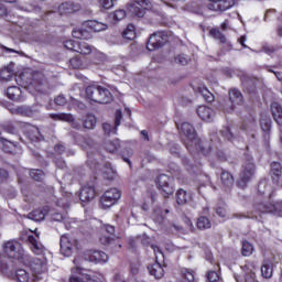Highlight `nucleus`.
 <instances>
[{
  "instance_id": "c03bdc74",
  "label": "nucleus",
  "mask_w": 282,
  "mask_h": 282,
  "mask_svg": "<svg viewBox=\"0 0 282 282\" xmlns=\"http://www.w3.org/2000/svg\"><path fill=\"white\" fill-rule=\"evenodd\" d=\"M254 251V247L248 241H242V256L243 257H250L252 252Z\"/></svg>"
},
{
  "instance_id": "a18cd8bd",
  "label": "nucleus",
  "mask_w": 282,
  "mask_h": 282,
  "mask_svg": "<svg viewBox=\"0 0 282 282\" xmlns=\"http://www.w3.org/2000/svg\"><path fill=\"white\" fill-rule=\"evenodd\" d=\"M220 135L225 138V140H228L231 142V140H235V134H232V131L229 127H225L219 131Z\"/></svg>"
},
{
  "instance_id": "9b49d317",
  "label": "nucleus",
  "mask_w": 282,
  "mask_h": 282,
  "mask_svg": "<svg viewBox=\"0 0 282 282\" xmlns=\"http://www.w3.org/2000/svg\"><path fill=\"white\" fill-rule=\"evenodd\" d=\"M270 213H274V207L271 205H268L263 202H258L253 205V212L251 213V216H248L249 219H258V221H261L262 215H270ZM260 217V219H259Z\"/></svg>"
},
{
  "instance_id": "ddd939ff",
  "label": "nucleus",
  "mask_w": 282,
  "mask_h": 282,
  "mask_svg": "<svg viewBox=\"0 0 282 282\" xmlns=\"http://www.w3.org/2000/svg\"><path fill=\"white\" fill-rule=\"evenodd\" d=\"M230 106L225 108V111H235L237 107L243 105V95L237 88H231L228 91Z\"/></svg>"
},
{
  "instance_id": "f257e3e1",
  "label": "nucleus",
  "mask_w": 282,
  "mask_h": 282,
  "mask_svg": "<svg viewBox=\"0 0 282 282\" xmlns=\"http://www.w3.org/2000/svg\"><path fill=\"white\" fill-rule=\"evenodd\" d=\"M0 78L1 80H12L15 78L17 83H22L24 87H31L39 91V94H50V84H47V79L42 73H34L32 78L26 73H22L18 78L14 76V68L12 65L6 66L0 69Z\"/></svg>"
},
{
  "instance_id": "864d4df0",
  "label": "nucleus",
  "mask_w": 282,
  "mask_h": 282,
  "mask_svg": "<svg viewBox=\"0 0 282 282\" xmlns=\"http://www.w3.org/2000/svg\"><path fill=\"white\" fill-rule=\"evenodd\" d=\"M54 102L58 107H65V105H67V98H65L64 95H58L57 97H55Z\"/></svg>"
},
{
  "instance_id": "c756f323",
  "label": "nucleus",
  "mask_w": 282,
  "mask_h": 282,
  "mask_svg": "<svg viewBox=\"0 0 282 282\" xmlns=\"http://www.w3.org/2000/svg\"><path fill=\"white\" fill-rule=\"evenodd\" d=\"M272 262L270 260H264L261 265V275L263 279H272Z\"/></svg>"
},
{
  "instance_id": "6e6d98bb",
  "label": "nucleus",
  "mask_w": 282,
  "mask_h": 282,
  "mask_svg": "<svg viewBox=\"0 0 282 282\" xmlns=\"http://www.w3.org/2000/svg\"><path fill=\"white\" fill-rule=\"evenodd\" d=\"M183 275L188 282H195V272L188 271V269H185L183 271Z\"/></svg>"
},
{
  "instance_id": "4be33fe9",
  "label": "nucleus",
  "mask_w": 282,
  "mask_h": 282,
  "mask_svg": "<svg viewBox=\"0 0 282 282\" xmlns=\"http://www.w3.org/2000/svg\"><path fill=\"white\" fill-rule=\"evenodd\" d=\"M148 272L154 279L160 280L164 276V268L159 262H154L153 264L148 265Z\"/></svg>"
},
{
  "instance_id": "aec40b11",
  "label": "nucleus",
  "mask_w": 282,
  "mask_h": 282,
  "mask_svg": "<svg viewBox=\"0 0 282 282\" xmlns=\"http://www.w3.org/2000/svg\"><path fill=\"white\" fill-rule=\"evenodd\" d=\"M80 10V6L74 2H63L58 7L59 14H74V12H78Z\"/></svg>"
},
{
  "instance_id": "dca6fc26",
  "label": "nucleus",
  "mask_w": 282,
  "mask_h": 282,
  "mask_svg": "<svg viewBox=\"0 0 282 282\" xmlns=\"http://www.w3.org/2000/svg\"><path fill=\"white\" fill-rule=\"evenodd\" d=\"M61 253L64 257H72L74 254V248H76V240L69 239L67 235L61 237L59 240Z\"/></svg>"
},
{
  "instance_id": "58836bf2",
  "label": "nucleus",
  "mask_w": 282,
  "mask_h": 282,
  "mask_svg": "<svg viewBox=\"0 0 282 282\" xmlns=\"http://www.w3.org/2000/svg\"><path fill=\"white\" fill-rule=\"evenodd\" d=\"M122 37L127 41H133V39H135V26L128 24L127 29L122 32Z\"/></svg>"
},
{
  "instance_id": "7ed1b4c3",
  "label": "nucleus",
  "mask_w": 282,
  "mask_h": 282,
  "mask_svg": "<svg viewBox=\"0 0 282 282\" xmlns=\"http://www.w3.org/2000/svg\"><path fill=\"white\" fill-rule=\"evenodd\" d=\"M10 259L6 256L0 257V271L2 274H7L13 281L17 282H34L36 276L33 273L28 272L25 269H18L14 273H10Z\"/></svg>"
},
{
  "instance_id": "f03ea898",
  "label": "nucleus",
  "mask_w": 282,
  "mask_h": 282,
  "mask_svg": "<svg viewBox=\"0 0 282 282\" xmlns=\"http://www.w3.org/2000/svg\"><path fill=\"white\" fill-rule=\"evenodd\" d=\"M181 131L183 135L187 138L185 141V147L191 151V153L195 151L197 153H203V155H208V153H210V149H206V143H204L202 139L197 138V132H195L193 124L183 122L181 124Z\"/></svg>"
},
{
  "instance_id": "c85d7f7f",
  "label": "nucleus",
  "mask_w": 282,
  "mask_h": 282,
  "mask_svg": "<svg viewBox=\"0 0 282 282\" xmlns=\"http://www.w3.org/2000/svg\"><path fill=\"white\" fill-rule=\"evenodd\" d=\"M188 202H191V195L182 188L178 189L176 192V204H178V206H184L185 204H188Z\"/></svg>"
},
{
  "instance_id": "6e6552de",
  "label": "nucleus",
  "mask_w": 282,
  "mask_h": 282,
  "mask_svg": "<svg viewBox=\"0 0 282 282\" xmlns=\"http://www.w3.org/2000/svg\"><path fill=\"white\" fill-rule=\"evenodd\" d=\"M134 3L128 4V10L134 17L142 19L144 17V10L151 8V0H133Z\"/></svg>"
},
{
  "instance_id": "603ef678",
  "label": "nucleus",
  "mask_w": 282,
  "mask_h": 282,
  "mask_svg": "<svg viewBox=\"0 0 282 282\" xmlns=\"http://www.w3.org/2000/svg\"><path fill=\"white\" fill-rule=\"evenodd\" d=\"M4 131L7 133H11V135H18L19 134V129L14 126V123H8L4 126Z\"/></svg>"
},
{
  "instance_id": "3c124183",
  "label": "nucleus",
  "mask_w": 282,
  "mask_h": 282,
  "mask_svg": "<svg viewBox=\"0 0 282 282\" xmlns=\"http://www.w3.org/2000/svg\"><path fill=\"white\" fill-rule=\"evenodd\" d=\"M215 213L218 215V217H226V204H218L215 208Z\"/></svg>"
},
{
  "instance_id": "412c9836",
  "label": "nucleus",
  "mask_w": 282,
  "mask_h": 282,
  "mask_svg": "<svg viewBox=\"0 0 282 282\" xmlns=\"http://www.w3.org/2000/svg\"><path fill=\"white\" fill-rule=\"evenodd\" d=\"M50 213L48 207L34 209L33 212L28 214V219H32L33 221H43L45 219V215Z\"/></svg>"
},
{
  "instance_id": "393cba45",
  "label": "nucleus",
  "mask_w": 282,
  "mask_h": 282,
  "mask_svg": "<svg viewBox=\"0 0 282 282\" xmlns=\"http://www.w3.org/2000/svg\"><path fill=\"white\" fill-rule=\"evenodd\" d=\"M28 241H29V243L31 246V250H32V252H34V254H43V252H45V247H43V245L39 240H36V237L29 236Z\"/></svg>"
},
{
  "instance_id": "f8f14e48",
  "label": "nucleus",
  "mask_w": 282,
  "mask_h": 282,
  "mask_svg": "<svg viewBox=\"0 0 282 282\" xmlns=\"http://www.w3.org/2000/svg\"><path fill=\"white\" fill-rule=\"evenodd\" d=\"M79 199L82 204H89L96 199V183H87L80 191Z\"/></svg>"
},
{
  "instance_id": "bf43d9fd",
  "label": "nucleus",
  "mask_w": 282,
  "mask_h": 282,
  "mask_svg": "<svg viewBox=\"0 0 282 282\" xmlns=\"http://www.w3.org/2000/svg\"><path fill=\"white\" fill-rule=\"evenodd\" d=\"M90 281L89 275L72 276L69 282H87Z\"/></svg>"
},
{
  "instance_id": "9d476101",
  "label": "nucleus",
  "mask_w": 282,
  "mask_h": 282,
  "mask_svg": "<svg viewBox=\"0 0 282 282\" xmlns=\"http://www.w3.org/2000/svg\"><path fill=\"white\" fill-rule=\"evenodd\" d=\"M29 268L33 276L36 274H45L47 272V259L45 258H32L29 261Z\"/></svg>"
},
{
  "instance_id": "680f3d73",
  "label": "nucleus",
  "mask_w": 282,
  "mask_h": 282,
  "mask_svg": "<svg viewBox=\"0 0 282 282\" xmlns=\"http://www.w3.org/2000/svg\"><path fill=\"white\" fill-rule=\"evenodd\" d=\"M113 1L116 0H99V3L102 6V8L109 10L110 8H113Z\"/></svg>"
},
{
  "instance_id": "5fc2aeb1",
  "label": "nucleus",
  "mask_w": 282,
  "mask_h": 282,
  "mask_svg": "<svg viewBox=\"0 0 282 282\" xmlns=\"http://www.w3.org/2000/svg\"><path fill=\"white\" fill-rule=\"evenodd\" d=\"M169 209H165L164 212H161L160 209L154 210V215H158L156 221H164V217L169 215Z\"/></svg>"
},
{
  "instance_id": "338daca9",
  "label": "nucleus",
  "mask_w": 282,
  "mask_h": 282,
  "mask_svg": "<svg viewBox=\"0 0 282 282\" xmlns=\"http://www.w3.org/2000/svg\"><path fill=\"white\" fill-rule=\"evenodd\" d=\"M111 241H113V238H111L109 236H102L100 238V243H102V246H109V243H111Z\"/></svg>"
},
{
  "instance_id": "20e7f679",
  "label": "nucleus",
  "mask_w": 282,
  "mask_h": 282,
  "mask_svg": "<svg viewBox=\"0 0 282 282\" xmlns=\"http://www.w3.org/2000/svg\"><path fill=\"white\" fill-rule=\"evenodd\" d=\"M256 171L257 166L254 165V162H252V160L246 161L242 165L237 186H239V188H246V186H248V182L254 177Z\"/></svg>"
},
{
  "instance_id": "13d9d810",
  "label": "nucleus",
  "mask_w": 282,
  "mask_h": 282,
  "mask_svg": "<svg viewBox=\"0 0 282 282\" xmlns=\"http://www.w3.org/2000/svg\"><path fill=\"white\" fill-rule=\"evenodd\" d=\"M69 63L74 69H79V67H83V62H80V58L78 57L70 58Z\"/></svg>"
},
{
  "instance_id": "0eeeda50",
  "label": "nucleus",
  "mask_w": 282,
  "mask_h": 282,
  "mask_svg": "<svg viewBox=\"0 0 282 282\" xmlns=\"http://www.w3.org/2000/svg\"><path fill=\"white\" fill-rule=\"evenodd\" d=\"M4 253L7 254L8 259H17L19 261L23 259L25 251L20 242L8 241L4 245Z\"/></svg>"
},
{
  "instance_id": "69168bd1",
  "label": "nucleus",
  "mask_w": 282,
  "mask_h": 282,
  "mask_svg": "<svg viewBox=\"0 0 282 282\" xmlns=\"http://www.w3.org/2000/svg\"><path fill=\"white\" fill-rule=\"evenodd\" d=\"M102 129H104L105 133H107L108 135H109V133H111V131H113L116 133V128H113L111 126V123H104Z\"/></svg>"
},
{
  "instance_id": "473e14b6",
  "label": "nucleus",
  "mask_w": 282,
  "mask_h": 282,
  "mask_svg": "<svg viewBox=\"0 0 282 282\" xmlns=\"http://www.w3.org/2000/svg\"><path fill=\"white\" fill-rule=\"evenodd\" d=\"M260 127L265 133L264 138H270V133L268 132L272 129V119H270V117H262L260 120Z\"/></svg>"
},
{
  "instance_id": "39448f33",
  "label": "nucleus",
  "mask_w": 282,
  "mask_h": 282,
  "mask_svg": "<svg viewBox=\"0 0 282 282\" xmlns=\"http://www.w3.org/2000/svg\"><path fill=\"white\" fill-rule=\"evenodd\" d=\"M169 43V34L164 31H159L150 35L147 48L150 52H155V50H160V47H164V44Z\"/></svg>"
},
{
  "instance_id": "e433bc0d",
  "label": "nucleus",
  "mask_w": 282,
  "mask_h": 282,
  "mask_svg": "<svg viewBox=\"0 0 282 282\" xmlns=\"http://www.w3.org/2000/svg\"><path fill=\"white\" fill-rule=\"evenodd\" d=\"M73 36L74 39L89 41V39H91V33L85 29H77L73 31Z\"/></svg>"
},
{
  "instance_id": "5701e85b",
  "label": "nucleus",
  "mask_w": 282,
  "mask_h": 282,
  "mask_svg": "<svg viewBox=\"0 0 282 282\" xmlns=\"http://www.w3.org/2000/svg\"><path fill=\"white\" fill-rule=\"evenodd\" d=\"M113 100V95H111V91L109 89L101 86L99 89V97H97V102L99 105H109Z\"/></svg>"
},
{
  "instance_id": "37998d69",
  "label": "nucleus",
  "mask_w": 282,
  "mask_h": 282,
  "mask_svg": "<svg viewBox=\"0 0 282 282\" xmlns=\"http://www.w3.org/2000/svg\"><path fill=\"white\" fill-rule=\"evenodd\" d=\"M29 138L30 140H32V142H36V140H41L42 138L41 130H39V128L36 127L31 128L29 131Z\"/></svg>"
},
{
  "instance_id": "4d7b16f0",
  "label": "nucleus",
  "mask_w": 282,
  "mask_h": 282,
  "mask_svg": "<svg viewBox=\"0 0 282 282\" xmlns=\"http://www.w3.org/2000/svg\"><path fill=\"white\" fill-rule=\"evenodd\" d=\"M175 63H177V65H188V56L177 55L175 57Z\"/></svg>"
},
{
  "instance_id": "774afa93",
  "label": "nucleus",
  "mask_w": 282,
  "mask_h": 282,
  "mask_svg": "<svg viewBox=\"0 0 282 282\" xmlns=\"http://www.w3.org/2000/svg\"><path fill=\"white\" fill-rule=\"evenodd\" d=\"M265 186H268V181L267 180L260 181L259 184H258V191L260 193H264L263 188H265Z\"/></svg>"
},
{
  "instance_id": "423d86ee",
  "label": "nucleus",
  "mask_w": 282,
  "mask_h": 282,
  "mask_svg": "<svg viewBox=\"0 0 282 282\" xmlns=\"http://www.w3.org/2000/svg\"><path fill=\"white\" fill-rule=\"evenodd\" d=\"M156 185L163 197H171V195L175 193V188L173 187V177L166 174H161L158 176Z\"/></svg>"
},
{
  "instance_id": "de8ad7c7",
  "label": "nucleus",
  "mask_w": 282,
  "mask_h": 282,
  "mask_svg": "<svg viewBox=\"0 0 282 282\" xmlns=\"http://www.w3.org/2000/svg\"><path fill=\"white\" fill-rule=\"evenodd\" d=\"M1 142L2 151H4V153H12V147H14V143L12 141H8L4 138H1Z\"/></svg>"
},
{
  "instance_id": "b1692460",
  "label": "nucleus",
  "mask_w": 282,
  "mask_h": 282,
  "mask_svg": "<svg viewBox=\"0 0 282 282\" xmlns=\"http://www.w3.org/2000/svg\"><path fill=\"white\" fill-rule=\"evenodd\" d=\"M11 113L14 116H26V118H31L36 113V110L32 109L30 106H19L17 108L11 109Z\"/></svg>"
},
{
  "instance_id": "052dcab7",
  "label": "nucleus",
  "mask_w": 282,
  "mask_h": 282,
  "mask_svg": "<svg viewBox=\"0 0 282 282\" xmlns=\"http://www.w3.org/2000/svg\"><path fill=\"white\" fill-rule=\"evenodd\" d=\"M207 280L209 282H218L219 281V274H217L215 271H209L207 273Z\"/></svg>"
},
{
  "instance_id": "a211bd4d",
  "label": "nucleus",
  "mask_w": 282,
  "mask_h": 282,
  "mask_svg": "<svg viewBox=\"0 0 282 282\" xmlns=\"http://www.w3.org/2000/svg\"><path fill=\"white\" fill-rule=\"evenodd\" d=\"M252 264H246L245 267L241 268L245 272V278L241 280L239 274L235 275V279L237 282H259L257 281V276L254 275V272L252 271Z\"/></svg>"
},
{
  "instance_id": "cd10ccee",
  "label": "nucleus",
  "mask_w": 282,
  "mask_h": 282,
  "mask_svg": "<svg viewBox=\"0 0 282 282\" xmlns=\"http://www.w3.org/2000/svg\"><path fill=\"white\" fill-rule=\"evenodd\" d=\"M271 113L278 124H282V107L279 102L271 104Z\"/></svg>"
},
{
  "instance_id": "79ce46f5",
  "label": "nucleus",
  "mask_w": 282,
  "mask_h": 282,
  "mask_svg": "<svg viewBox=\"0 0 282 282\" xmlns=\"http://www.w3.org/2000/svg\"><path fill=\"white\" fill-rule=\"evenodd\" d=\"M79 54H91V45L85 43V42H80L77 44V51Z\"/></svg>"
},
{
  "instance_id": "f3484780",
  "label": "nucleus",
  "mask_w": 282,
  "mask_h": 282,
  "mask_svg": "<svg viewBox=\"0 0 282 282\" xmlns=\"http://www.w3.org/2000/svg\"><path fill=\"white\" fill-rule=\"evenodd\" d=\"M197 116L205 122H213L215 118V110L207 106H199L196 110Z\"/></svg>"
},
{
  "instance_id": "2f4dec72",
  "label": "nucleus",
  "mask_w": 282,
  "mask_h": 282,
  "mask_svg": "<svg viewBox=\"0 0 282 282\" xmlns=\"http://www.w3.org/2000/svg\"><path fill=\"white\" fill-rule=\"evenodd\" d=\"M7 96L10 100H21V88L17 86L8 87Z\"/></svg>"
},
{
  "instance_id": "a878e982",
  "label": "nucleus",
  "mask_w": 282,
  "mask_h": 282,
  "mask_svg": "<svg viewBox=\"0 0 282 282\" xmlns=\"http://www.w3.org/2000/svg\"><path fill=\"white\" fill-rule=\"evenodd\" d=\"M100 88L101 86L98 85H90L86 87V98H88V100H93V102H97L100 95Z\"/></svg>"
},
{
  "instance_id": "f704fd0d",
  "label": "nucleus",
  "mask_w": 282,
  "mask_h": 282,
  "mask_svg": "<svg viewBox=\"0 0 282 282\" xmlns=\"http://www.w3.org/2000/svg\"><path fill=\"white\" fill-rule=\"evenodd\" d=\"M82 122L84 124V129H95L96 128V116L94 115H86L83 119Z\"/></svg>"
},
{
  "instance_id": "bb28decb",
  "label": "nucleus",
  "mask_w": 282,
  "mask_h": 282,
  "mask_svg": "<svg viewBox=\"0 0 282 282\" xmlns=\"http://www.w3.org/2000/svg\"><path fill=\"white\" fill-rule=\"evenodd\" d=\"M220 182L225 188H232L235 185V176L230 172L223 171L220 174Z\"/></svg>"
},
{
  "instance_id": "7c9ffc66",
  "label": "nucleus",
  "mask_w": 282,
  "mask_h": 282,
  "mask_svg": "<svg viewBox=\"0 0 282 282\" xmlns=\"http://www.w3.org/2000/svg\"><path fill=\"white\" fill-rule=\"evenodd\" d=\"M282 175V166L279 162L271 163V177L274 182H279V178Z\"/></svg>"
},
{
  "instance_id": "4468645a",
  "label": "nucleus",
  "mask_w": 282,
  "mask_h": 282,
  "mask_svg": "<svg viewBox=\"0 0 282 282\" xmlns=\"http://www.w3.org/2000/svg\"><path fill=\"white\" fill-rule=\"evenodd\" d=\"M84 261H89L90 263H107L109 256H107L105 251L88 250L84 252Z\"/></svg>"
},
{
  "instance_id": "4c0bfd02",
  "label": "nucleus",
  "mask_w": 282,
  "mask_h": 282,
  "mask_svg": "<svg viewBox=\"0 0 282 282\" xmlns=\"http://www.w3.org/2000/svg\"><path fill=\"white\" fill-rule=\"evenodd\" d=\"M105 149L108 153H116L120 149V140L115 139L112 141H106Z\"/></svg>"
},
{
  "instance_id": "6ab92c4d",
  "label": "nucleus",
  "mask_w": 282,
  "mask_h": 282,
  "mask_svg": "<svg viewBox=\"0 0 282 282\" xmlns=\"http://www.w3.org/2000/svg\"><path fill=\"white\" fill-rule=\"evenodd\" d=\"M52 120H62L63 122H72L73 129H80V123L74 121V116L69 113H51Z\"/></svg>"
},
{
  "instance_id": "c9c22d12",
  "label": "nucleus",
  "mask_w": 282,
  "mask_h": 282,
  "mask_svg": "<svg viewBox=\"0 0 282 282\" xmlns=\"http://www.w3.org/2000/svg\"><path fill=\"white\" fill-rule=\"evenodd\" d=\"M87 25L89 28V30H93V32H102L105 30H107V24L102 23V22H98L96 20H91L87 22Z\"/></svg>"
},
{
  "instance_id": "8fccbe9b",
  "label": "nucleus",
  "mask_w": 282,
  "mask_h": 282,
  "mask_svg": "<svg viewBox=\"0 0 282 282\" xmlns=\"http://www.w3.org/2000/svg\"><path fill=\"white\" fill-rule=\"evenodd\" d=\"M30 175L32 180H35V182H41L45 175L42 170H32L30 172Z\"/></svg>"
},
{
  "instance_id": "1a4fd4ad",
  "label": "nucleus",
  "mask_w": 282,
  "mask_h": 282,
  "mask_svg": "<svg viewBox=\"0 0 282 282\" xmlns=\"http://www.w3.org/2000/svg\"><path fill=\"white\" fill-rule=\"evenodd\" d=\"M121 195L122 194L116 187L106 191L101 196V206L104 208H111V206H113L116 202L119 200Z\"/></svg>"
},
{
  "instance_id": "72a5a7b5",
  "label": "nucleus",
  "mask_w": 282,
  "mask_h": 282,
  "mask_svg": "<svg viewBox=\"0 0 282 282\" xmlns=\"http://www.w3.org/2000/svg\"><path fill=\"white\" fill-rule=\"evenodd\" d=\"M197 93L206 100V102H214L215 101V95L208 90V88L200 86L197 89Z\"/></svg>"
},
{
  "instance_id": "49530a36",
  "label": "nucleus",
  "mask_w": 282,
  "mask_h": 282,
  "mask_svg": "<svg viewBox=\"0 0 282 282\" xmlns=\"http://www.w3.org/2000/svg\"><path fill=\"white\" fill-rule=\"evenodd\" d=\"M127 17V11L120 9L115 11L113 13H110V19H112V21H122V19H124Z\"/></svg>"
},
{
  "instance_id": "2eb2a0df",
  "label": "nucleus",
  "mask_w": 282,
  "mask_h": 282,
  "mask_svg": "<svg viewBox=\"0 0 282 282\" xmlns=\"http://www.w3.org/2000/svg\"><path fill=\"white\" fill-rule=\"evenodd\" d=\"M209 3L207 4L208 10L213 12H226V10H230L235 2L232 0H208Z\"/></svg>"
},
{
  "instance_id": "0e129e2a",
  "label": "nucleus",
  "mask_w": 282,
  "mask_h": 282,
  "mask_svg": "<svg viewBox=\"0 0 282 282\" xmlns=\"http://www.w3.org/2000/svg\"><path fill=\"white\" fill-rule=\"evenodd\" d=\"M271 206L273 208V215H279L280 213H282V203H275L274 205Z\"/></svg>"
},
{
  "instance_id": "09e8293b",
  "label": "nucleus",
  "mask_w": 282,
  "mask_h": 282,
  "mask_svg": "<svg viewBox=\"0 0 282 282\" xmlns=\"http://www.w3.org/2000/svg\"><path fill=\"white\" fill-rule=\"evenodd\" d=\"M64 47L70 52H78V43L74 40H68L64 42Z\"/></svg>"
},
{
  "instance_id": "a19ab883",
  "label": "nucleus",
  "mask_w": 282,
  "mask_h": 282,
  "mask_svg": "<svg viewBox=\"0 0 282 282\" xmlns=\"http://www.w3.org/2000/svg\"><path fill=\"white\" fill-rule=\"evenodd\" d=\"M197 228L199 230H206L210 228V220L206 216H200L197 220Z\"/></svg>"
},
{
  "instance_id": "ea45409f",
  "label": "nucleus",
  "mask_w": 282,
  "mask_h": 282,
  "mask_svg": "<svg viewBox=\"0 0 282 282\" xmlns=\"http://www.w3.org/2000/svg\"><path fill=\"white\" fill-rule=\"evenodd\" d=\"M209 34L213 36V39H215L216 41H219L220 43H228V40L226 39V35L223 34L221 31H219V29H212L209 31Z\"/></svg>"
},
{
  "instance_id": "e2e57ef3",
  "label": "nucleus",
  "mask_w": 282,
  "mask_h": 282,
  "mask_svg": "<svg viewBox=\"0 0 282 282\" xmlns=\"http://www.w3.org/2000/svg\"><path fill=\"white\" fill-rule=\"evenodd\" d=\"M120 120H122V111L117 110L115 119V129H118V127H120Z\"/></svg>"
}]
</instances>
